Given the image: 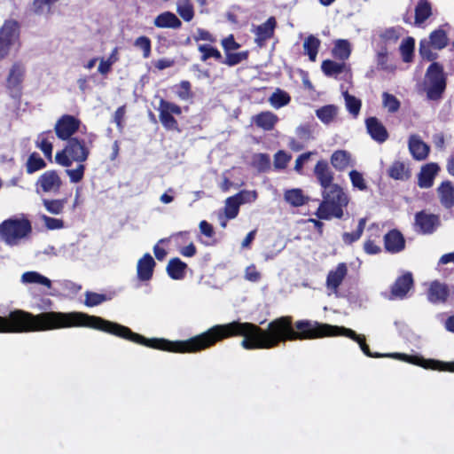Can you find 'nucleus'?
<instances>
[{"instance_id":"1","label":"nucleus","mask_w":454,"mask_h":454,"mask_svg":"<svg viewBox=\"0 0 454 454\" xmlns=\"http://www.w3.org/2000/svg\"><path fill=\"white\" fill-rule=\"evenodd\" d=\"M345 336L357 342L363 353L373 358L388 356L372 353L364 335L357 334L350 328L331 325L308 319L293 322V317L282 316L268 324L267 329L250 322L232 321L215 325L206 332L188 339V353H197L214 347L229 338L243 337L240 346L247 350L271 349L280 343L294 340H314L324 337Z\"/></svg>"},{"instance_id":"2","label":"nucleus","mask_w":454,"mask_h":454,"mask_svg":"<svg viewBox=\"0 0 454 454\" xmlns=\"http://www.w3.org/2000/svg\"><path fill=\"white\" fill-rule=\"evenodd\" d=\"M322 201L315 215L319 219L329 220L332 217L340 219L343 216V208L348 204L349 198L343 188L333 184L322 191Z\"/></svg>"},{"instance_id":"3","label":"nucleus","mask_w":454,"mask_h":454,"mask_svg":"<svg viewBox=\"0 0 454 454\" xmlns=\"http://www.w3.org/2000/svg\"><path fill=\"white\" fill-rule=\"evenodd\" d=\"M96 138L97 135L94 133L87 134L85 138L79 137L70 138L67 141L64 149L56 153V161L63 167H70L73 162H85Z\"/></svg>"},{"instance_id":"4","label":"nucleus","mask_w":454,"mask_h":454,"mask_svg":"<svg viewBox=\"0 0 454 454\" xmlns=\"http://www.w3.org/2000/svg\"><path fill=\"white\" fill-rule=\"evenodd\" d=\"M450 27V24L445 23L432 31L428 39H422L419 42V52L423 59L434 61L438 58V54L434 52L432 49L441 51L449 44L446 28Z\"/></svg>"},{"instance_id":"5","label":"nucleus","mask_w":454,"mask_h":454,"mask_svg":"<svg viewBox=\"0 0 454 454\" xmlns=\"http://www.w3.org/2000/svg\"><path fill=\"white\" fill-rule=\"evenodd\" d=\"M427 83V96L431 100H438L442 97L447 86V78L442 64L432 61L426 72Z\"/></svg>"},{"instance_id":"6","label":"nucleus","mask_w":454,"mask_h":454,"mask_svg":"<svg viewBox=\"0 0 454 454\" xmlns=\"http://www.w3.org/2000/svg\"><path fill=\"white\" fill-rule=\"evenodd\" d=\"M32 231L27 219H7L0 224V237L8 245L13 246Z\"/></svg>"},{"instance_id":"7","label":"nucleus","mask_w":454,"mask_h":454,"mask_svg":"<svg viewBox=\"0 0 454 454\" xmlns=\"http://www.w3.org/2000/svg\"><path fill=\"white\" fill-rule=\"evenodd\" d=\"M159 119L166 130L181 132L177 120L174 115L182 114V107L176 103L160 98L159 102Z\"/></svg>"},{"instance_id":"8","label":"nucleus","mask_w":454,"mask_h":454,"mask_svg":"<svg viewBox=\"0 0 454 454\" xmlns=\"http://www.w3.org/2000/svg\"><path fill=\"white\" fill-rule=\"evenodd\" d=\"M388 356L396 357L403 362L415 364L425 369L454 372V362H442L434 359H425L420 356L407 355L403 353H395L388 355Z\"/></svg>"},{"instance_id":"9","label":"nucleus","mask_w":454,"mask_h":454,"mask_svg":"<svg viewBox=\"0 0 454 454\" xmlns=\"http://www.w3.org/2000/svg\"><path fill=\"white\" fill-rule=\"evenodd\" d=\"M19 37V22L15 20H6L0 27V60L9 54L11 47Z\"/></svg>"},{"instance_id":"10","label":"nucleus","mask_w":454,"mask_h":454,"mask_svg":"<svg viewBox=\"0 0 454 454\" xmlns=\"http://www.w3.org/2000/svg\"><path fill=\"white\" fill-rule=\"evenodd\" d=\"M25 67L20 62H15L6 79V88L9 95L14 99H20L22 96V83L25 76Z\"/></svg>"},{"instance_id":"11","label":"nucleus","mask_w":454,"mask_h":454,"mask_svg":"<svg viewBox=\"0 0 454 454\" xmlns=\"http://www.w3.org/2000/svg\"><path fill=\"white\" fill-rule=\"evenodd\" d=\"M81 121L77 117L70 114H63L55 123L54 130L56 136L63 141L73 138L74 135L79 130Z\"/></svg>"},{"instance_id":"12","label":"nucleus","mask_w":454,"mask_h":454,"mask_svg":"<svg viewBox=\"0 0 454 454\" xmlns=\"http://www.w3.org/2000/svg\"><path fill=\"white\" fill-rule=\"evenodd\" d=\"M62 185V180L56 170H47L35 182V191L40 193H58Z\"/></svg>"},{"instance_id":"13","label":"nucleus","mask_w":454,"mask_h":454,"mask_svg":"<svg viewBox=\"0 0 454 454\" xmlns=\"http://www.w3.org/2000/svg\"><path fill=\"white\" fill-rule=\"evenodd\" d=\"M415 230L421 234H432L440 225V217L437 215L421 210L415 214Z\"/></svg>"},{"instance_id":"14","label":"nucleus","mask_w":454,"mask_h":454,"mask_svg":"<svg viewBox=\"0 0 454 454\" xmlns=\"http://www.w3.org/2000/svg\"><path fill=\"white\" fill-rule=\"evenodd\" d=\"M414 280L411 272L399 276L390 288V299H403L413 287Z\"/></svg>"},{"instance_id":"15","label":"nucleus","mask_w":454,"mask_h":454,"mask_svg":"<svg viewBox=\"0 0 454 454\" xmlns=\"http://www.w3.org/2000/svg\"><path fill=\"white\" fill-rule=\"evenodd\" d=\"M365 127L371 137L380 144L386 142L389 137L387 129L377 117L366 118Z\"/></svg>"},{"instance_id":"16","label":"nucleus","mask_w":454,"mask_h":454,"mask_svg":"<svg viewBox=\"0 0 454 454\" xmlns=\"http://www.w3.org/2000/svg\"><path fill=\"white\" fill-rule=\"evenodd\" d=\"M385 250L390 254H398L405 248V239L397 229H392L384 236Z\"/></svg>"},{"instance_id":"17","label":"nucleus","mask_w":454,"mask_h":454,"mask_svg":"<svg viewBox=\"0 0 454 454\" xmlns=\"http://www.w3.org/2000/svg\"><path fill=\"white\" fill-rule=\"evenodd\" d=\"M0 333H20V309H14L7 316H0Z\"/></svg>"},{"instance_id":"18","label":"nucleus","mask_w":454,"mask_h":454,"mask_svg":"<svg viewBox=\"0 0 454 454\" xmlns=\"http://www.w3.org/2000/svg\"><path fill=\"white\" fill-rule=\"evenodd\" d=\"M439 171L440 167L435 162L427 163L422 166L418 175L419 187L424 189L431 188Z\"/></svg>"},{"instance_id":"19","label":"nucleus","mask_w":454,"mask_h":454,"mask_svg":"<svg viewBox=\"0 0 454 454\" xmlns=\"http://www.w3.org/2000/svg\"><path fill=\"white\" fill-rule=\"evenodd\" d=\"M314 175L322 189L334 184V174L331 170L328 162L325 160H320L317 162L314 167Z\"/></svg>"},{"instance_id":"20","label":"nucleus","mask_w":454,"mask_h":454,"mask_svg":"<svg viewBox=\"0 0 454 454\" xmlns=\"http://www.w3.org/2000/svg\"><path fill=\"white\" fill-rule=\"evenodd\" d=\"M156 262L153 256L146 253L137 262V276L140 281H149L152 279Z\"/></svg>"},{"instance_id":"21","label":"nucleus","mask_w":454,"mask_h":454,"mask_svg":"<svg viewBox=\"0 0 454 454\" xmlns=\"http://www.w3.org/2000/svg\"><path fill=\"white\" fill-rule=\"evenodd\" d=\"M348 274V267L345 262H340L337 265L335 270L328 272L326 277V287L333 293H337L340 286L342 284L344 278Z\"/></svg>"},{"instance_id":"22","label":"nucleus","mask_w":454,"mask_h":454,"mask_svg":"<svg viewBox=\"0 0 454 454\" xmlns=\"http://www.w3.org/2000/svg\"><path fill=\"white\" fill-rule=\"evenodd\" d=\"M427 295L432 303H443L448 300L450 289L446 284L434 280L430 284Z\"/></svg>"},{"instance_id":"23","label":"nucleus","mask_w":454,"mask_h":454,"mask_svg":"<svg viewBox=\"0 0 454 454\" xmlns=\"http://www.w3.org/2000/svg\"><path fill=\"white\" fill-rule=\"evenodd\" d=\"M409 151L417 160H424L427 158L430 147L418 135H411L409 137Z\"/></svg>"},{"instance_id":"24","label":"nucleus","mask_w":454,"mask_h":454,"mask_svg":"<svg viewBox=\"0 0 454 454\" xmlns=\"http://www.w3.org/2000/svg\"><path fill=\"white\" fill-rule=\"evenodd\" d=\"M277 20L274 17H270L264 23L259 25L255 29V43L262 46L264 43L273 37Z\"/></svg>"},{"instance_id":"25","label":"nucleus","mask_w":454,"mask_h":454,"mask_svg":"<svg viewBox=\"0 0 454 454\" xmlns=\"http://www.w3.org/2000/svg\"><path fill=\"white\" fill-rule=\"evenodd\" d=\"M153 25L158 28L178 29L182 27V21L175 13L166 11L155 17Z\"/></svg>"},{"instance_id":"26","label":"nucleus","mask_w":454,"mask_h":454,"mask_svg":"<svg viewBox=\"0 0 454 454\" xmlns=\"http://www.w3.org/2000/svg\"><path fill=\"white\" fill-rule=\"evenodd\" d=\"M437 194L440 202L446 209L454 206V186L450 181L442 182L437 188Z\"/></svg>"},{"instance_id":"27","label":"nucleus","mask_w":454,"mask_h":454,"mask_svg":"<svg viewBox=\"0 0 454 454\" xmlns=\"http://www.w3.org/2000/svg\"><path fill=\"white\" fill-rule=\"evenodd\" d=\"M278 121V117L270 111H263L253 116V122L255 126L266 131L272 130Z\"/></svg>"},{"instance_id":"28","label":"nucleus","mask_w":454,"mask_h":454,"mask_svg":"<svg viewBox=\"0 0 454 454\" xmlns=\"http://www.w3.org/2000/svg\"><path fill=\"white\" fill-rule=\"evenodd\" d=\"M414 25L420 27L432 14V4L429 0H419L415 6Z\"/></svg>"},{"instance_id":"29","label":"nucleus","mask_w":454,"mask_h":454,"mask_svg":"<svg viewBox=\"0 0 454 454\" xmlns=\"http://www.w3.org/2000/svg\"><path fill=\"white\" fill-rule=\"evenodd\" d=\"M330 161L337 171H344L347 168L353 165L351 154L346 150L334 151L331 155Z\"/></svg>"},{"instance_id":"30","label":"nucleus","mask_w":454,"mask_h":454,"mask_svg":"<svg viewBox=\"0 0 454 454\" xmlns=\"http://www.w3.org/2000/svg\"><path fill=\"white\" fill-rule=\"evenodd\" d=\"M188 265L180 258L175 257L169 260L166 270L170 278L180 280L185 277Z\"/></svg>"},{"instance_id":"31","label":"nucleus","mask_w":454,"mask_h":454,"mask_svg":"<svg viewBox=\"0 0 454 454\" xmlns=\"http://www.w3.org/2000/svg\"><path fill=\"white\" fill-rule=\"evenodd\" d=\"M54 139L51 130L43 131L39 134L36 140V146L43 153L44 156L48 159L52 157V142Z\"/></svg>"},{"instance_id":"32","label":"nucleus","mask_w":454,"mask_h":454,"mask_svg":"<svg viewBox=\"0 0 454 454\" xmlns=\"http://www.w3.org/2000/svg\"><path fill=\"white\" fill-rule=\"evenodd\" d=\"M333 56L344 62L347 60L351 54V45L346 39H338L334 43V46L332 50Z\"/></svg>"},{"instance_id":"33","label":"nucleus","mask_w":454,"mask_h":454,"mask_svg":"<svg viewBox=\"0 0 454 454\" xmlns=\"http://www.w3.org/2000/svg\"><path fill=\"white\" fill-rule=\"evenodd\" d=\"M387 175L395 180H406L411 176L409 168L400 160H395L390 165Z\"/></svg>"},{"instance_id":"34","label":"nucleus","mask_w":454,"mask_h":454,"mask_svg":"<svg viewBox=\"0 0 454 454\" xmlns=\"http://www.w3.org/2000/svg\"><path fill=\"white\" fill-rule=\"evenodd\" d=\"M399 51L403 62H412L415 51V39L411 36H407L401 43Z\"/></svg>"},{"instance_id":"35","label":"nucleus","mask_w":454,"mask_h":454,"mask_svg":"<svg viewBox=\"0 0 454 454\" xmlns=\"http://www.w3.org/2000/svg\"><path fill=\"white\" fill-rule=\"evenodd\" d=\"M284 198L293 207H301L309 201V198L304 196L302 191L298 188L286 191Z\"/></svg>"},{"instance_id":"36","label":"nucleus","mask_w":454,"mask_h":454,"mask_svg":"<svg viewBox=\"0 0 454 454\" xmlns=\"http://www.w3.org/2000/svg\"><path fill=\"white\" fill-rule=\"evenodd\" d=\"M320 43V40L312 35H309L303 43L304 53L309 56L312 62L316 61Z\"/></svg>"},{"instance_id":"37","label":"nucleus","mask_w":454,"mask_h":454,"mask_svg":"<svg viewBox=\"0 0 454 454\" xmlns=\"http://www.w3.org/2000/svg\"><path fill=\"white\" fill-rule=\"evenodd\" d=\"M377 68L386 72H394L395 66L391 63L387 47H382L376 54Z\"/></svg>"},{"instance_id":"38","label":"nucleus","mask_w":454,"mask_h":454,"mask_svg":"<svg viewBox=\"0 0 454 454\" xmlns=\"http://www.w3.org/2000/svg\"><path fill=\"white\" fill-rule=\"evenodd\" d=\"M345 67L344 62L338 63L331 59H325L321 64V69L326 76H336L341 74Z\"/></svg>"},{"instance_id":"39","label":"nucleus","mask_w":454,"mask_h":454,"mask_svg":"<svg viewBox=\"0 0 454 454\" xmlns=\"http://www.w3.org/2000/svg\"><path fill=\"white\" fill-rule=\"evenodd\" d=\"M365 224H366V218L365 217L360 218L356 231H354L352 232H344L342 234L343 242L346 245H351L354 242L360 239V238L362 237V235L364 233Z\"/></svg>"},{"instance_id":"40","label":"nucleus","mask_w":454,"mask_h":454,"mask_svg":"<svg viewBox=\"0 0 454 454\" xmlns=\"http://www.w3.org/2000/svg\"><path fill=\"white\" fill-rule=\"evenodd\" d=\"M46 167L45 160L37 153H32L26 163V171L27 174H33Z\"/></svg>"},{"instance_id":"41","label":"nucleus","mask_w":454,"mask_h":454,"mask_svg":"<svg viewBox=\"0 0 454 454\" xmlns=\"http://www.w3.org/2000/svg\"><path fill=\"white\" fill-rule=\"evenodd\" d=\"M59 0H33L31 4V11L36 15L50 14L52 6Z\"/></svg>"},{"instance_id":"42","label":"nucleus","mask_w":454,"mask_h":454,"mask_svg":"<svg viewBox=\"0 0 454 454\" xmlns=\"http://www.w3.org/2000/svg\"><path fill=\"white\" fill-rule=\"evenodd\" d=\"M338 108L333 105H326L316 111L317 117L324 123L328 124L337 115Z\"/></svg>"},{"instance_id":"43","label":"nucleus","mask_w":454,"mask_h":454,"mask_svg":"<svg viewBox=\"0 0 454 454\" xmlns=\"http://www.w3.org/2000/svg\"><path fill=\"white\" fill-rule=\"evenodd\" d=\"M176 12L184 21H191L195 15L194 7L191 0H183L182 3L177 4Z\"/></svg>"},{"instance_id":"44","label":"nucleus","mask_w":454,"mask_h":454,"mask_svg":"<svg viewBox=\"0 0 454 454\" xmlns=\"http://www.w3.org/2000/svg\"><path fill=\"white\" fill-rule=\"evenodd\" d=\"M198 50L201 53L200 59L202 61H207L208 59L213 58L221 63L223 56L217 48L210 44H200Z\"/></svg>"},{"instance_id":"45","label":"nucleus","mask_w":454,"mask_h":454,"mask_svg":"<svg viewBox=\"0 0 454 454\" xmlns=\"http://www.w3.org/2000/svg\"><path fill=\"white\" fill-rule=\"evenodd\" d=\"M248 59V51H244L240 52H225V58H222V64H224L228 67H233L244 60Z\"/></svg>"},{"instance_id":"46","label":"nucleus","mask_w":454,"mask_h":454,"mask_svg":"<svg viewBox=\"0 0 454 454\" xmlns=\"http://www.w3.org/2000/svg\"><path fill=\"white\" fill-rule=\"evenodd\" d=\"M21 278H22V281L25 283L40 284V285H43L47 287H51V281L48 278L41 275L40 273H38L36 271L25 272L22 275Z\"/></svg>"},{"instance_id":"47","label":"nucleus","mask_w":454,"mask_h":454,"mask_svg":"<svg viewBox=\"0 0 454 454\" xmlns=\"http://www.w3.org/2000/svg\"><path fill=\"white\" fill-rule=\"evenodd\" d=\"M134 47L142 51L144 59H148L152 54V41L148 36L140 35L135 39Z\"/></svg>"},{"instance_id":"48","label":"nucleus","mask_w":454,"mask_h":454,"mask_svg":"<svg viewBox=\"0 0 454 454\" xmlns=\"http://www.w3.org/2000/svg\"><path fill=\"white\" fill-rule=\"evenodd\" d=\"M291 101L290 95L279 89H278L270 98V104L275 108H280L288 105Z\"/></svg>"},{"instance_id":"49","label":"nucleus","mask_w":454,"mask_h":454,"mask_svg":"<svg viewBox=\"0 0 454 454\" xmlns=\"http://www.w3.org/2000/svg\"><path fill=\"white\" fill-rule=\"evenodd\" d=\"M402 30L401 27H391L382 31L380 37L385 43H395L401 37Z\"/></svg>"},{"instance_id":"50","label":"nucleus","mask_w":454,"mask_h":454,"mask_svg":"<svg viewBox=\"0 0 454 454\" xmlns=\"http://www.w3.org/2000/svg\"><path fill=\"white\" fill-rule=\"evenodd\" d=\"M252 164L259 172H266L270 168V158L267 153H256Z\"/></svg>"},{"instance_id":"51","label":"nucleus","mask_w":454,"mask_h":454,"mask_svg":"<svg viewBox=\"0 0 454 454\" xmlns=\"http://www.w3.org/2000/svg\"><path fill=\"white\" fill-rule=\"evenodd\" d=\"M346 107L350 114L356 117L361 110L362 101L353 95L348 94V91L344 93Z\"/></svg>"},{"instance_id":"52","label":"nucleus","mask_w":454,"mask_h":454,"mask_svg":"<svg viewBox=\"0 0 454 454\" xmlns=\"http://www.w3.org/2000/svg\"><path fill=\"white\" fill-rule=\"evenodd\" d=\"M67 200L43 199V205L46 210L52 215H59L63 212Z\"/></svg>"},{"instance_id":"53","label":"nucleus","mask_w":454,"mask_h":454,"mask_svg":"<svg viewBox=\"0 0 454 454\" xmlns=\"http://www.w3.org/2000/svg\"><path fill=\"white\" fill-rule=\"evenodd\" d=\"M382 104L388 113L395 114L400 109L401 103L398 98L388 92H383Z\"/></svg>"},{"instance_id":"54","label":"nucleus","mask_w":454,"mask_h":454,"mask_svg":"<svg viewBox=\"0 0 454 454\" xmlns=\"http://www.w3.org/2000/svg\"><path fill=\"white\" fill-rule=\"evenodd\" d=\"M240 201L236 195L229 197L225 204V215L228 219L235 218L239 212Z\"/></svg>"},{"instance_id":"55","label":"nucleus","mask_w":454,"mask_h":454,"mask_svg":"<svg viewBox=\"0 0 454 454\" xmlns=\"http://www.w3.org/2000/svg\"><path fill=\"white\" fill-rule=\"evenodd\" d=\"M176 96L179 99L187 101L193 98V92L192 91V84L189 81L184 80L181 81L179 84L176 85Z\"/></svg>"},{"instance_id":"56","label":"nucleus","mask_w":454,"mask_h":454,"mask_svg":"<svg viewBox=\"0 0 454 454\" xmlns=\"http://www.w3.org/2000/svg\"><path fill=\"white\" fill-rule=\"evenodd\" d=\"M352 186L359 191H366L367 184L361 172L353 169L348 173Z\"/></svg>"},{"instance_id":"57","label":"nucleus","mask_w":454,"mask_h":454,"mask_svg":"<svg viewBox=\"0 0 454 454\" xmlns=\"http://www.w3.org/2000/svg\"><path fill=\"white\" fill-rule=\"evenodd\" d=\"M108 300V297L104 294H98L95 292H86L84 304L88 307H95Z\"/></svg>"},{"instance_id":"58","label":"nucleus","mask_w":454,"mask_h":454,"mask_svg":"<svg viewBox=\"0 0 454 454\" xmlns=\"http://www.w3.org/2000/svg\"><path fill=\"white\" fill-rule=\"evenodd\" d=\"M291 160V155L285 151L279 150L274 155V167L277 169H285Z\"/></svg>"},{"instance_id":"59","label":"nucleus","mask_w":454,"mask_h":454,"mask_svg":"<svg viewBox=\"0 0 454 454\" xmlns=\"http://www.w3.org/2000/svg\"><path fill=\"white\" fill-rule=\"evenodd\" d=\"M85 166L82 163H78L74 169H67V173L72 183H79L84 176Z\"/></svg>"},{"instance_id":"60","label":"nucleus","mask_w":454,"mask_h":454,"mask_svg":"<svg viewBox=\"0 0 454 454\" xmlns=\"http://www.w3.org/2000/svg\"><path fill=\"white\" fill-rule=\"evenodd\" d=\"M42 219L48 230H59L64 227V222L61 219L53 218L48 215H43Z\"/></svg>"},{"instance_id":"61","label":"nucleus","mask_w":454,"mask_h":454,"mask_svg":"<svg viewBox=\"0 0 454 454\" xmlns=\"http://www.w3.org/2000/svg\"><path fill=\"white\" fill-rule=\"evenodd\" d=\"M221 44L224 50V52H230L240 48V44L236 42L233 35H229L227 37L223 38L221 42Z\"/></svg>"},{"instance_id":"62","label":"nucleus","mask_w":454,"mask_h":454,"mask_svg":"<svg viewBox=\"0 0 454 454\" xmlns=\"http://www.w3.org/2000/svg\"><path fill=\"white\" fill-rule=\"evenodd\" d=\"M240 205L244 203L253 202L257 199V192L255 191L243 190L235 194Z\"/></svg>"},{"instance_id":"63","label":"nucleus","mask_w":454,"mask_h":454,"mask_svg":"<svg viewBox=\"0 0 454 454\" xmlns=\"http://www.w3.org/2000/svg\"><path fill=\"white\" fill-rule=\"evenodd\" d=\"M364 251L365 254L372 255L380 254L381 252V248L374 239L369 237L364 243Z\"/></svg>"},{"instance_id":"64","label":"nucleus","mask_w":454,"mask_h":454,"mask_svg":"<svg viewBox=\"0 0 454 454\" xmlns=\"http://www.w3.org/2000/svg\"><path fill=\"white\" fill-rule=\"evenodd\" d=\"M194 40L198 41H208L211 43L215 42V37L207 30L203 28H198L196 35H194Z\"/></svg>"}]
</instances>
